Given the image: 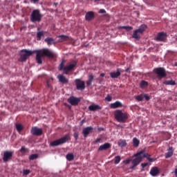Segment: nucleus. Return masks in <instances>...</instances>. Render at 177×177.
Wrapping results in <instances>:
<instances>
[{
	"label": "nucleus",
	"mask_w": 177,
	"mask_h": 177,
	"mask_svg": "<svg viewBox=\"0 0 177 177\" xmlns=\"http://www.w3.org/2000/svg\"><path fill=\"white\" fill-rule=\"evenodd\" d=\"M21 153H22L23 154H24V153H26V151H27V149H26V147H22L20 149Z\"/></svg>",
	"instance_id": "37"
},
{
	"label": "nucleus",
	"mask_w": 177,
	"mask_h": 177,
	"mask_svg": "<svg viewBox=\"0 0 177 177\" xmlns=\"http://www.w3.org/2000/svg\"><path fill=\"white\" fill-rule=\"evenodd\" d=\"M31 133L32 135H35L36 136H41V135H42V129H39L38 127H32Z\"/></svg>",
	"instance_id": "13"
},
{
	"label": "nucleus",
	"mask_w": 177,
	"mask_h": 177,
	"mask_svg": "<svg viewBox=\"0 0 177 177\" xmlns=\"http://www.w3.org/2000/svg\"><path fill=\"white\" fill-rule=\"evenodd\" d=\"M12 156H13L12 151H4L3 156V161H4V162H8V161H9L10 158H12Z\"/></svg>",
	"instance_id": "10"
},
{
	"label": "nucleus",
	"mask_w": 177,
	"mask_h": 177,
	"mask_svg": "<svg viewBox=\"0 0 177 177\" xmlns=\"http://www.w3.org/2000/svg\"><path fill=\"white\" fill-rule=\"evenodd\" d=\"M32 53H36V62L38 64H42V59L44 56H47L50 59H53L57 56L56 53L49 50L48 48H44L41 50H29L24 49L21 50L19 62H26L28 59L29 56H31Z\"/></svg>",
	"instance_id": "1"
},
{
	"label": "nucleus",
	"mask_w": 177,
	"mask_h": 177,
	"mask_svg": "<svg viewBox=\"0 0 177 177\" xmlns=\"http://www.w3.org/2000/svg\"><path fill=\"white\" fill-rule=\"evenodd\" d=\"M93 17H95V14L92 11L88 12L85 15V19L87 21H91Z\"/></svg>",
	"instance_id": "16"
},
{
	"label": "nucleus",
	"mask_w": 177,
	"mask_h": 177,
	"mask_svg": "<svg viewBox=\"0 0 177 177\" xmlns=\"http://www.w3.org/2000/svg\"><path fill=\"white\" fill-rule=\"evenodd\" d=\"M32 1V2H34V3H35V2H38V1H39V0H31Z\"/></svg>",
	"instance_id": "49"
},
{
	"label": "nucleus",
	"mask_w": 177,
	"mask_h": 177,
	"mask_svg": "<svg viewBox=\"0 0 177 177\" xmlns=\"http://www.w3.org/2000/svg\"><path fill=\"white\" fill-rule=\"evenodd\" d=\"M45 42H46L47 45L50 46V45H55V39H53L51 37H47L44 39Z\"/></svg>",
	"instance_id": "22"
},
{
	"label": "nucleus",
	"mask_w": 177,
	"mask_h": 177,
	"mask_svg": "<svg viewBox=\"0 0 177 177\" xmlns=\"http://www.w3.org/2000/svg\"><path fill=\"white\" fill-rule=\"evenodd\" d=\"M57 79L59 80V82L62 84H67L68 82V79L66 78L63 75H59L57 76Z\"/></svg>",
	"instance_id": "19"
},
{
	"label": "nucleus",
	"mask_w": 177,
	"mask_h": 177,
	"mask_svg": "<svg viewBox=\"0 0 177 177\" xmlns=\"http://www.w3.org/2000/svg\"><path fill=\"white\" fill-rule=\"evenodd\" d=\"M68 102L72 106H77V104H78V103H80V98L72 96L68 99Z\"/></svg>",
	"instance_id": "11"
},
{
	"label": "nucleus",
	"mask_w": 177,
	"mask_h": 177,
	"mask_svg": "<svg viewBox=\"0 0 177 177\" xmlns=\"http://www.w3.org/2000/svg\"><path fill=\"white\" fill-rule=\"evenodd\" d=\"M147 28V26L142 24L141 25L138 29H136L132 35V37L134 38V39H136L137 41H139L140 39V35L143 34V32Z\"/></svg>",
	"instance_id": "5"
},
{
	"label": "nucleus",
	"mask_w": 177,
	"mask_h": 177,
	"mask_svg": "<svg viewBox=\"0 0 177 177\" xmlns=\"http://www.w3.org/2000/svg\"><path fill=\"white\" fill-rule=\"evenodd\" d=\"M59 41H65V39H67V36L66 35H60L59 36Z\"/></svg>",
	"instance_id": "34"
},
{
	"label": "nucleus",
	"mask_w": 177,
	"mask_h": 177,
	"mask_svg": "<svg viewBox=\"0 0 177 177\" xmlns=\"http://www.w3.org/2000/svg\"><path fill=\"white\" fill-rule=\"evenodd\" d=\"M73 136L75 140H77L78 139V132H75Z\"/></svg>",
	"instance_id": "41"
},
{
	"label": "nucleus",
	"mask_w": 177,
	"mask_h": 177,
	"mask_svg": "<svg viewBox=\"0 0 177 177\" xmlns=\"http://www.w3.org/2000/svg\"><path fill=\"white\" fill-rule=\"evenodd\" d=\"M145 155H146V156H147V157H145V158H147L150 162H153L155 161L154 159H153V158H149V155H148L147 153H145Z\"/></svg>",
	"instance_id": "35"
},
{
	"label": "nucleus",
	"mask_w": 177,
	"mask_h": 177,
	"mask_svg": "<svg viewBox=\"0 0 177 177\" xmlns=\"http://www.w3.org/2000/svg\"><path fill=\"white\" fill-rule=\"evenodd\" d=\"M128 71H129V68L126 69V72L128 73Z\"/></svg>",
	"instance_id": "52"
},
{
	"label": "nucleus",
	"mask_w": 177,
	"mask_h": 177,
	"mask_svg": "<svg viewBox=\"0 0 177 177\" xmlns=\"http://www.w3.org/2000/svg\"><path fill=\"white\" fill-rule=\"evenodd\" d=\"M115 118L118 122H125L128 120V113L121 110H116L114 113Z\"/></svg>",
	"instance_id": "3"
},
{
	"label": "nucleus",
	"mask_w": 177,
	"mask_h": 177,
	"mask_svg": "<svg viewBox=\"0 0 177 177\" xmlns=\"http://www.w3.org/2000/svg\"><path fill=\"white\" fill-rule=\"evenodd\" d=\"M103 127H100V128H98V131H103Z\"/></svg>",
	"instance_id": "50"
},
{
	"label": "nucleus",
	"mask_w": 177,
	"mask_h": 177,
	"mask_svg": "<svg viewBox=\"0 0 177 177\" xmlns=\"http://www.w3.org/2000/svg\"><path fill=\"white\" fill-rule=\"evenodd\" d=\"M91 84H92V82L91 80L86 82V85H88V86H89Z\"/></svg>",
	"instance_id": "47"
},
{
	"label": "nucleus",
	"mask_w": 177,
	"mask_h": 177,
	"mask_svg": "<svg viewBox=\"0 0 177 177\" xmlns=\"http://www.w3.org/2000/svg\"><path fill=\"white\" fill-rule=\"evenodd\" d=\"M134 156L136 157V158L131 160L132 165L130 167L131 169H133L135 167H137V165H139V164L142 162V160H143V158L147 157L146 156V153L143 151L138 152L136 154L134 155Z\"/></svg>",
	"instance_id": "2"
},
{
	"label": "nucleus",
	"mask_w": 177,
	"mask_h": 177,
	"mask_svg": "<svg viewBox=\"0 0 177 177\" xmlns=\"http://www.w3.org/2000/svg\"><path fill=\"white\" fill-rule=\"evenodd\" d=\"M38 31H39V28H37Z\"/></svg>",
	"instance_id": "57"
},
{
	"label": "nucleus",
	"mask_w": 177,
	"mask_h": 177,
	"mask_svg": "<svg viewBox=\"0 0 177 177\" xmlns=\"http://www.w3.org/2000/svg\"><path fill=\"white\" fill-rule=\"evenodd\" d=\"M42 18V15L39 12V10H35L32 11L30 17V20L32 23H36V21H41V19Z\"/></svg>",
	"instance_id": "6"
},
{
	"label": "nucleus",
	"mask_w": 177,
	"mask_h": 177,
	"mask_svg": "<svg viewBox=\"0 0 177 177\" xmlns=\"http://www.w3.org/2000/svg\"><path fill=\"white\" fill-rule=\"evenodd\" d=\"M174 174H175L176 176H177V168L174 170Z\"/></svg>",
	"instance_id": "48"
},
{
	"label": "nucleus",
	"mask_w": 177,
	"mask_h": 177,
	"mask_svg": "<svg viewBox=\"0 0 177 177\" xmlns=\"http://www.w3.org/2000/svg\"><path fill=\"white\" fill-rule=\"evenodd\" d=\"M37 158H38V154L37 153L32 154L29 156V160H37Z\"/></svg>",
	"instance_id": "30"
},
{
	"label": "nucleus",
	"mask_w": 177,
	"mask_h": 177,
	"mask_svg": "<svg viewBox=\"0 0 177 177\" xmlns=\"http://www.w3.org/2000/svg\"><path fill=\"white\" fill-rule=\"evenodd\" d=\"M44 35H45V32H44V31H38L37 32V39L39 41H40L41 38H42V37H44Z\"/></svg>",
	"instance_id": "26"
},
{
	"label": "nucleus",
	"mask_w": 177,
	"mask_h": 177,
	"mask_svg": "<svg viewBox=\"0 0 177 177\" xmlns=\"http://www.w3.org/2000/svg\"><path fill=\"white\" fill-rule=\"evenodd\" d=\"M154 73L157 74L159 80L162 78H165L167 77V71L164 69V68H156L153 70Z\"/></svg>",
	"instance_id": "8"
},
{
	"label": "nucleus",
	"mask_w": 177,
	"mask_h": 177,
	"mask_svg": "<svg viewBox=\"0 0 177 177\" xmlns=\"http://www.w3.org/2000/svg\"><path fill=\"white\" fill-rule=\"evenodd\" d=\"M93 131V127H87L83 129V131H82L83 136L84 138H87L88 135H89V133H92Z\"/></svg>",
	"instance_id": "12"
},
{
	"label": "nucleus",
	"mask_w": 177,
	"mask_h": 177,
	"mask_svg": "<svg viewBox=\"0 0 177 177\" xmlns=\"http://www.w3.org/2000/svg\"><path fill=\"white\" fill-rule=\"evenodd\" d=\"M121 28H124V30H126V31H131V30H133V28H132L131 26H122Z\"/></svg>",
	"instance_id": "33"
},
{
	"label": "nucleus",
	"mask_w": 177,
	"mask_h": 177,
	"mask_svg": "<svg viewBox=\"0 0 177 177\" xmlns=\"http://www.w3.org/2000/svg\"><path fill=\"white\" fill-rule=\"evenodd\" d=\"M81 122H82V124H84V122H85V120H82Z\"/></svg>",
	"instance_id": "53"
},
{
	"label": "nucleus",
	"mask_w": 177,
	"mask_h": 177,
	"mask_svg": "<svg viewBox=\"0 0 177 177\" xmlns=\"http://www.w3.org/2000/svg\"><path fill=\"white\" fill-rule=\"evenodd\" d=\"M88 80L89 81H93V75H90L89 77H88Z\"/></svg>",
	"instance_id": "43"
},
{
	"label": "nucleus",
	"mask_w": 177,
	"mask_h": 177,
	"mask_svg": "<svg viewBox=\"0 0 177 177\" xmlns=\"http://www.w3.org/2000/svg\"><path fill=\"white\" fill-rule=\"evenodd\" d=\"M149 174L151 175V176H157L158 174H160V169H158L157 167H152Z\"/></svg>",
	"instance_id": "15"
},
{
	"label": "nucleus",
	"mask_w": 177,
	"mask_h": 177,
	"mask_svg": "<svg viewBox=\"0 0 177 177\" xmlns=\"http://www.w3.org/2000/svg\"><path fill=\"white\" fill-rule=\"evenodd\" d=\"M28 174H30V170H24V175H28Z\"/></svg>",
	"instance_id": "42"
},
{
	"label": "nucleus",
	"mask_w": 177,
	"mask_h": 177,
	"mask_svg": "<svg viewBox=\"0 0 177 177\" xmlns=\"http://www.w3.org/2000/svg\"><path fill=\"white\" fill-rule=\"evenodd\" d=\"M136 99L138 101V102H142V100H143V97L141 95H138L136 97Z\"/></svg>",
	"instance_id": "36"
},
{
	"label": "nucleus",
	"mask_w": 177,
	"mask_h": 177,
	"mask_svg": "<svg viewBox=\"0 0 177 177\" xmlns=\"http://www.w3.org/2000/svg\"><path fill=\"white\" fill-rule=\"evenodd\" d=\"M111 147V144L109 142H106L102 145H100L98 148V151H103L104 150H109Z\"/></svg>",
	"instance_id": "14"
},
{
	"label": "nucleus",
	"mask_w": 177,
	"mask_h": 177,
	"mask_svg": "<svg viewBox=\"0 0 177 177\" xmlns=\"http://www.w3.org/2000/svg\"><path fill=\"white\" fill-rule=\"evenodd\" d=\"M47 85H48V88L50 87V85H49V83H47Z\"/></svg>",
	"instance_id": "54"
},
{
	"label": "nucleus",
	"mask_w": 177,
	"mask_h": 177,
	"mask_svg": "<svg viewBox=\"0 0 177 177\" xmlns=\"http://www.w3.org/2000/svg\"><path fill=\"white\" fill-rule=\"evenodd\" d=\"M165 85H175V81L174 80H166L164 82Z\"/></svg>",
	"instance_id": "28"
},
{
	"label": "nucleus",
	"mask_w": 177,
	"mask_h": 177,
	"mask_svg": "<svg viewBox=\"0 0 177 177\" xmlns=\"http://www.w3.org/2000/svg\"><path fill=\"white\" fill-rule=\"evenodd\" d=\"M105 100H106V102H111V96L108 95L105 97Z\"/></svg>",
	"instance_id": "38"
},
{
	"label": "nucleus",
	"mask_w": 177,
	"mask_h": 177,
	"mask_svg": "<svg viewBox=\"0 0 177 177\" xmlns=\"http://www.w3.org/2000/svg\"><path fill=\"white\" fill-rule=\"evenodd\" d=\"M75 66H77L76 62H73L65 66H64V64L62 62L59 66V71L64 70V74L67 75L68 74V73H70V71H72V70H74V67H75Z\"/></svg>",
	"instance_id": "4"
},
{
	"label": "nucleus",
	"mask_w": 177,
	"mask_h": 177,
	"mask_svg": "<svg viewBox=\"0 0 177 177\" xmlns=\"http://www.w3.org/2000/svg\"><path fill=\"white\" fill-rule=\"evenodd\" d=\"M102 142V138H97L95 141L94 143H100Z\"/></svg>",
	"instance_id": "40"
},
{
	"label": "nucleus",
	"mask_w": 177,
	"mask_h": 177,
	"mask_svg": "<svg viewBox=\"0 0 177 177\" xmlns=\"http://www.w3.org/2000/svg\"><path fill=\"white\" fill-rule=\"evenodd\" d=\"M140 143V141L138 138H133V145L134 146V147H138Z\"/></svg>",
	"instance_id": "25"
},
{
	"label": "nucleus",
	"mask_w": 177,
	"mask_h": 177,
	"mask_svg": "<svg viewBox=\"0 0 177 177\" xmlns=\"http://www.w3.org/2000/svg\"><path fill=\"white\" fill-rule=\"evenodd\" d=\"M147 0H143L144 2H146Z\"/></svg>",
	"instance_id": "56"
},
{
	"label": "nucleus",
	"mask_w": 177,
	"mask_h": 177,
	"mask_svg": "<svg viewBox=\"0 0 177 177\" xmlns=\"http://www.w3.org/2000/svg\"><path fill=\"white\" fill-rule=\"evenodd\" d=\"M174 154V150L172 149V147H169L168 151L165 153V158H169L170 157H172Z\"/></svg>",
	"instance_id": "23"
},
{
	"label": "nucleus",
	"mask_w": 177,
	"mask_h": 177,
	"mask_svg": "<svg viewBox=\"0 0 177 177\" xmlns=\"http://www.w3.org/2000/svg\"><path fill=\"white\" fill-rule=\"evenodd\" d=\"M15 127H16V129L18 132H21V131H23V125H21L20 124H16Z\"/></svg>",
	"instance_id": "29"
},
{
	"label": "nucleus",
	"mask_w": 177,
	"mask_h": 177,
	"mask_svg": "<svg viewBox=\"0 0 177 177\" xmlns=\"http://www.w3.org/2000/svg\"><path fill=\"white\" fill-rule=\"evenodd\" d=\"M149 85V83L147 82L142 80L140 83L141 88H146Z\"/></svg>",
	"instance_id": "32"
},
{
	"label": "nucleus",
	"mask_w": 177,
	"mask_h": 177,
	"mask_svg": "<svg viewBox=\"0 0 177 177\" xmlns=\"http://www.w3.org/2000/svg\"><path fill=\"white\" fill-rule=\"evenodd\" d=\"M66 157L68 161H73L74 160V154L73 153H68Z\"/></svg>",
	"instance_id": "27"
},
{
	"label": "nucleus",
	"mask_w": 177,
	"mask_h": 177,
	"mask_svg": "<svg viewBox=\"0 0 177 177\" xmlns=\"http://www.w3.org/2000/svg\"><path fill=\"white\" fill-rule=\"evenodd\" d=\"M90 111H96V110H102V107L97 104H92L88 106Z\"/></svg>",
	"instance_id": "21"
},
{
	"label": "nucleus",
	"mask_w": 177,
	"mask_h": 177,
	"mask_svg": "<svg viewBox=\"0 0 177 177\" xmlns=\"http://www.w3.org/2000/svg\"><path fill=\"white\" fill-rule=\"evenodd\" d=\"M99 13H106V10H104V9H101V10H100V11H99Z\"/></svg>",
	"instance_id": "46"
},
{
	"label": "nucleus",
	"mask_w": 177,
	"mask_h": 177,
	"mask_svg": "<svg viewBox=\"0 0 177 177\" xmlns=\"http://www.w3.org/2000/svg\"><path fill=\"white\" fill-rule=\"evenodd\" d=\"M69 138H70V136L66 135L59 140H57L50 142V146L55 147V146H59L60 145H63V143H66L68 139Z\"/></svg>",
	"instance_id": "7"
},
{
	"label": "nucleus",
	"mask_w": 177,
	"mask_h": 177,
	"mask_svg": "<svg viewBox=\"0 0 177 177\" xmlns=\"http://www.w3.org/2000/svg\"><path fill=\"white\" fill-rule=\"evenodd\" d=\"M131 161L132 160L129 159V160H124V164H129V162H131Z\"/></svg>",
	"instance_id": "45"
},
{
	"label": "nucleus",
	"mask_w": 177,
	"mask_h": 177,
	"mask_svg": "<svg viewBox=\"0 0 177 177\" xmlns=\"http://www.w3.org/2000/svg\"><path fill=\"white\" fill-rule=\"evenodd\" d=\"M100 77H104V73H101Z\"/></svg>",
	"instance_id": "51"
},
{
	"label": "nucleus",
	"mask_w": 177,
	"mask_h": 177,
	"mask_svg": "<svg viewBox=\"0 0 177 177\" xmlns=\"http://www.w3.org/2000/svg\"><path fill=\"white\" fill-rule=\"evenodd\" d=\"M167 38V35L164 32H159L158 34V36L156 37V41H165V39Z\"/></svg>",
	"instance_id": "17"
},
{
	"label": "nucleus",
	"mask_w": 177,
	"mask_h": 177,
	"mask_svg": "<svg viewBox=\"0 0 177 177\" xmlns=\"http://www.w3.org/2000/svg\"><path fill=\"white\" fill-rule=\"evenodd\" d=\"M95 2H99L100 0H94Z\"/></svg>",
	"instance_id": "55"
},
{
	"label": "nucleus",
	"mask_w": 177,
	"mask_h": 177,
	"mask_svg": "<svg viewBox=\"0 0 177 177\" xmlns=\"http://www.w3.org/2000/svg\"><path fill=\"white\" fill-rule=\"evenodd\" d=\"M118 145L119 147H125L127 146V141L125 140H120Z\"/></svg>",
	"instance_id": "24"
},
{
	"label": "nucleus",
	"mask_w": 177,
	"mask_h": 177,
	"mask_svg": "<svg viewBox=\"0 0 177 177\" xmlns=\"http://www.w3.org/2000/svg\"><path fill=\"white\" fill-rule=\"evenodd\" d=\"M120 161H121V156H117L115 157L114 164H120Z\"/></svg>",
	"instance_id": "31"
},
{
	"label": "nucleus",
	"mask_w": 177,
	"mask_h": 177,
	"mask_svg": "<svg viewBox=\"0 0 177 177\" xmlns=\"http://www.w3.org/2000/svg\"><path fill=\"white\" fill-rule=\"evenodd\" d=\"M111 109H118V107H122V103L120 101H116L114 103L110 104Z\"/></svg>",
	"instance_id": "20"
},
{
	"label": "nucleus",
	"mask_w": 177,
	"mask_h": 177,
	"mask_svg": "<svg viewBox=\"0 0 177 177\" xmlns=\"http://www.w3.org/2000/svg\"><path fill=\"white\" fill-rule=\"evenodd\" d=\"M75 82L76 84V88L77 91H84L85 89V82L82 81L80 79H76L75 80Z\"/></svg>",
	"instance_id": "9"
},
{
	"label": "nucleus",
	"mask_w": 177,
	"mask_h": 177,
	"mask_svg": "<svg viewBox=\"0 0 177 177\" xmlns=\"http://www.w3.org/2000/svg\"><path fill=\"white\" fill-rule=\"evenodd\" d=\"M111 78H118L121 75V69H117V72H112L110 73Z\"/></svg>",
	"instance_id": "18"
},
{
	"label": "nucleus",
	"mask_w": 177,
	"mask_h": 177,
	"mask_svg": "<svg viewBox=\"0 0 177 177\" xmlns=\"http://www.w3.org/2000/svg\"><path fill=\"white\" fill-rule=\"evenodd\" d=\"M149 164H150V163H149V162L142 163L141 166L142 168H146V167H147V165H149Z\"/></svg>",
	"instance_id": "39"
},
{
	"label": "nucleus",
	"mask_w": 177,
	"mask_h": 177,
	"mask_svg": "<svg viewBox=\"0 0 177 177\" xmlns=\"http://www.w3.org/2000/svg\"><path fill=\"white\" fill-rule=\"evenodd\" d=\"M144 97L145 99H146L147 100H150V97L148 95L145 94L144 95Z\"/></svg>",
	"instance_id": "44"
}]
</instances>
